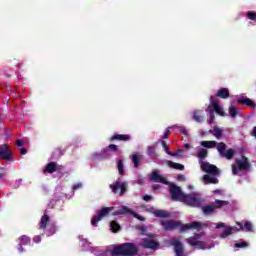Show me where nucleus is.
<instances>
[{
  "label": "nucleus",
  "mask_w": 256,
  "mask_h": 256,
  "mask_svg": "<svg viewBox=\"0 0 256 256\" xmlns=\"http://www.w3.org/2000/svg\"><path fill=\"white\" fill-rule=\"evenodd\" d=\"M138 219H140V221H145V218H143L142 216H138Z\"/></svg>",
  "instance_id": "nucleus-61"
},
{
  "label": "nucleus",
  "mask_w": 256,
  "mask_h": 256,
  "mask_svg": "<svg viewBox=\"0 0 256 256\" xmlns=\"http://www.w3.org/2000/svg\"><path fill=\"white\" fill-rule=\"evenodd\" d=\"M133 215V210L129 209L127 206H122L121 209L113 212V215H127V214Z\"/></svg>",
  "instance_id": "nucleus-22"
},
{
  "label": "nucleus",
  "mask_w": 256,
  "mask_h": 256,
  "mask_svg": "<svg viewBox=\"0 0 256 256\" xmlns=\"http://www.w3.org/2000/svg\"><path fill=\"white\" fill-rule=\"evenodd\" d=\"M110 189L112 193H119L120 197H123V195H125V193L127 192V182H121V180L118 179L113 184H110Z\"/></svg>",
  "instance_id": "nucleus-8"
},
{
  "label": "nucleus",
  "mask_w": 256,
  "mask_h": 256,
  "mask_svg": "<svg viewBox=\"0 0 256 256\" xmlns=\"http://www.w3.org/2000/svg\"><path fill=\"white\" fill-rule=\"evenodd\" d=\"M203 179H204L205 183H212L213 185H217V183H219V179H217L216 177H213V176L204 175Z\"/></svg>",
  "instance_id": "nucleus-28"
},
{
  "label": "nucleus",
  "mask_w": 256,
  "mask_h": 256,
  "mask_svg": "<svg viewBox=\"0 0 256 256\" xmlns=\"http://www.w3.org/2000/svg\"><path fill=\"white\" fill-rule=\"evenodd\" d=\"M148 153H150V155H153V153H155V148L152 146L148 147Z\"/></svg>",
  "instance_id": "nucleus-49"
},
{
  "label": "nucleus",
  "mask_w": 256,
  "mask_h": 256,
  "mask_svg": "<svg viewBox=\"0 0 256 256\" xmlns=\"http://www.w3.org/2000/svg\"><path fill=\"white\" fill-rule=\"evenodd\" d=\"M202 171L208 173V175H219V168L217 166L210 164L209 162H202L200 164Z\"/></svg>",
  "instance_id": "nucleus-12"
},
{
  "label": "nucleus",
  "mask_w": 256,
  "mask_h": 256,
  "mask_svg": "<svg viewBox=\"0 0 256 256\" xmlns=\"http://www.w3.org/2000/svg\"><path fill=\"white\" fill-rule=\"evenodd\" d=\"M5 175H7V172H1L0 173V181H1V179H3V177H5Z\"/></svg>",
  "instance_id": "nucleus-57"
},
{
  "label": "nucleus",
  "mask_w": 256,
  "mask_h": 256,
  "mask_svg": "<svg viewBox=\"0 0 256 256\" xmlns=\"http://www.w3.org/2000/svg\"><path fill=\"white\" fill-rule=\"evenodd\" d=\"M0 159L4 161H9L11 159V149L7 144H3L0 146Z\"/></svg>",
  "instance_id": "nucleus-16"
},
{
  "label": "nucleus",
  "mask_w": 256,
  "mask_h": 256,
  "mask_svg": "<svg viewBox=\"0 0 256 256\" xmlns=\"http://www.w3.org/2000/svg\"><path fill=\"white\" fill-rule=\"evenodd\" d=\"M236 225H238V227H240L241 231H243V229H245V231H248V232L253 231V224L249 221H246L244 223V225L241 222H236Z\"/></svg>",
  "instance_id": "nucleus-20"
},
{
  "label": "nucleus",
  "mask_w": 256,
  "mask_h": 256,
  "mask_svg": "<svg viewBox=\"0 0 256 256\" xmlns=\"http://www.w3.org/2000/svg\"><path fill=\"white\" fill-rule=\"evenodd\" d=\"M216 97H219L220 99H227V97H229V89L228 88H221L216 93Z\"/></svg>",
  "instance_id": "nucleus-24"
},
{
  "label": "nucleus",
  "mask_w": 256,
  "mask_h": 256,
  "mask_svg": "<svg viewBox=\"0 0 256 256\" xmlns=\"http://www.w3.org/2000/svg\"><path fill=\"white\" fill-rule=\"evenodd\" d=\"M155 217H160V218H169L171 217V213L166 210H155L154 211Z\"/></svg>",
  "instance_id": "nucleus-25"
},
{
  "label": "nucleus",
  "mask_w": 256,
  "mask_h": 256,
  "mask_svg": "<svg viewBox=\"0 0 256 256\" xmlns=\"http://www.w3.org/2000/svg\"><path fill=\"white\" fill-rule=\"evenodd\" d=\"M18 251L19 253H23V244H18Z\"/></svg>",
  "instance_id": "nucleus-54"
},
{
  "label": "nucleus",
  "mask_w": 256,
  "mask_h": 256,
  "mask_svg": "<svg viewBox=\"0 0 256 256\" xmlns=\"http://www.w3.org/2000/svg\"><path fill=\"white\" fill-rule=\"evenodd\" d=\"M210 115H209V120H208V123L209 125H211V123H213V121H215V114L213 112H209Z\"/></svg>",
  "instance_id": "nucleus-43"
},
{
  "label": "nucleus",
  "mask_w": 256,
  "mask_h": 256,
  "mask_svg": "<svg viewBox=\"0 0 256 256\" xmlns=\"http://www.w3.org/2000/svg\"><path fill=\"white\" fill-rule=\"evenodd\" d=\"M16 145L17 147H23L25 145V142H23V140H17Z\"/></svg>",
  "instance_id": "nucleus-47"
},
{
  "label": "nucleus",
  "mask_w": 256,
  "mask_h": 256,
  "mask_svg": "<svg viewBox=\"0 0 256 256\" xmlns=\"http://www.w3.org/2000/svg\"><path fill=\"white\" fill-rule=\"evenodd\" d=\"M110 228L112 233H118V231H121V225H119L115 220L110 222Z\"/></svg>",
  "instance_id": "nucleus-30"
},
{
  "label": "nucleus",
  "mask_w": 256,
  "mask_h": 256,
  "mask_svg": "<svg viewBox=\"0 0 256 256\" xmlns=\"http://www.w3.org/2000/svg\"><path fill=\"white\" fill-rule=\"evenodd\" d=\"M234 155H235V150L230 148L222 154V157H224L225 159H228V161H230V159H233Z\"/></svg>",
  "instance_id": "nucleus-34"
},
{
  "label": "nucleus",
  "mask_w": 256,
  "mask_h": 256,
  "mask_svg": "<svg viewBox=\"0 0 256 256\" xmlns=\"http://www.w3.org/2000/svg\"><path fill=\"white\" fill-rule=\"evenodd\" d=\"M150 181H153V183H162L163 185H167V178L161 176L157 170L152 172Z\"/></svg>",
  "instance_id": "nucleus-17"
},
{
  "label": "nucleus",
  "mask_w": 256,
  "mask_h": 256,
  "mask_svg": "<svg viewBox=\"0 0 256 256\" xmlns=\"http://www.w3.org/2000/svg\"><path fill=\"white\" fill-rule=\"evenodd\" d=\"M143 200L144 201H151V200H153V196H151V195H144L143 196Z\"/></svg>",
  "instance_id": "nucleus-46"
},
{
  "label": "nucleus",
  "mask_w": 256,
  "mask_h": 256,
  "mask_svg": "<svg viewBox=\"0 0 256 256\" xmlns=\"http://www.w3.org/2000/svg\"><path fill=\"white\" fill-rule=\"evenodd\" d=\"M180 153H183V150L178 149L175 152H167V155H170V157H177Z\"/></svg>",
  "instance_id": "nucleus-40"
},
{
  "label": "nucleus",
  "mask_w": 256,
  "mask_h": 256,
  "mask_svg": "<svg viewBox=\"0 0 256 256\" xmlns=\"http://www.w3.org/2000/svg\"><path fill=\"white\" fill-rule=\"evenodd\" d=\"M3 120V117H1V115H0V124H1V121Z\"/></svg>",
  "instance_id": "nucleus-62"
},
{
  "label": "nucleus",
  "mask_w": 256,
  "mask_h": 256,
  "mask_svg": "<svg viewBox=\"0 0 256 256\" xmlns=\"http://www.w3.org/2000/svg\"><path fill=\"white\" fill-rule=\"evenodd\" d=\"M169 245L174 248V253L176 256H187V254H185V248L183 247L181 240L172 238L169 240Z\"/></svg>",
  "instance_id": "nucleus-11"
},
{
  "label": "nucleus",
  "mask_w": 256,
  "mask_h": 256,
  "mask_svg": "<svg viewBox=\"0 0 256 256\" xmlns=\"http://www.w3.org/2000/svg\"><path fill=\"white\" fill-rule=\"evenodd\" d=\"M49 221H51V216L44 214L40 220V229H47V235L51 237V235H55L57 232V226H55V223L49 224Z\"/></svg>",
  "instance_id": "nucleus-5"
},
{
  "label": "nucleus",
  "mask_w": 256,
  "mask_h": 256,
  "mask_svg": "<svg viewBox=\"0 0 256 256\" xmlns=\"http://www.w3.org/2000/svg\"><path fill=\"white\" fill-rule=\"evenodd\" d=\"M184 148L185 149H190L191 148V144H188V143L184 144Z\"/></svg>",
  "instance_id": "nucleus-58"
},
{
  "label": "nucleus",
  "mask_w": 256,
  "mask_h": 256,
  "mask_svg": "<svg viewBox=\"0 0 256 256\" xmlns=\"http://www.w3.org/2000/svg\"><path fill=\"white\" fill-rule=\"evenodd\" d=\"M193 119L197 123H203V110H195L193 112Z\"/></svg>",
  "instance_id": "nucleus-23"
},
{
  "label": "nucleus",
  "mask_w": 256,
  "mask_h": 256,
  "mask_svg": "<svg viewBox=\"0 0 256 256\" xmlns=\"http://www.w3.org/2000/svg\"><path fill=\"white\" fill-rule=\"evenodd\" d=\"M213 136L216 137V139H221V137H223V130L219 127H214Z\"/></svg>",
  "instance_id": "nucleus-36"
},
{
  "label": "nucleus",
  "mask_w": 256,
  "mask_h": 256,
  "mask_svg": "<svg viewBox=\"0 0 256 256\" xmlns=\"http://www.w3.org/2000/svg\"><path fill=\"white\" fill-rule=\"evenodd\" d=\"M229 115H230V117H232V119H235V117H237V115H239V111L237 110V106L231 105L229 107Z\"/></svg>",
  "instance_id": "nucleus-33"
},
{
  "label": "nucleus",
  "mask_w": 256,
  "mask_h": 256,
  "mask_svg": "<svg viewBox=\"0 0 256 256\" xmlns=\"http://www.w3.org/2000/svg\"><path fill=\"white\" fill-rule=\"evenodd\" d=\"M161 145L163 149L166 151V153L169 152L170 147L169 145H167V142H165V140H161Z\"/></svg>",
  "instance_id": "nucleus-42"
},
{
  "label": "nucleus",
  "mask_w": 256,
  "mask_h": 256,
  "mask_svg": "<svg viewBox=\"0 0 256 256\" xmlns=\"http://www.w3.org/2000/svg\"><path fill=\"white\" fill-rule=\"evenodd\" d=\"M171 135V130L166 129V131L164 132L162 139H169V136Z\"/></svg>",
  "instance_id": "nucleus-44"
},
{
  "label": "nucleus",
  "mask_w": 256,
  "mask_h": 256,
  "mask_svg": "<svg viewBox=\"0 0 256 256\" xmlns=\"http://www.w3.org/2000/svg\"><path fill=\"white\" fill-rule=\"evenodd\" d=\"M246 17H248L250 21H256V12H248Z\"/></svg>",
  "instance_id": "nucleus-39"
},
{
  "label": "nucleus",
  "mask_w": 256,
  "mask_h": 256,
  "mask_svg": "<svg viewBox=\"0 0 256 256\" xmlns=\"http://www.w3.org/2000/svg\"><path fill=\"white\" fill-rule=\"evenodd\" d=\"M252 137H255L256 139V126L252 130Z\"/></svg>",
  "instance_id": "nucleus-55"
},
{
  "label": "nucleus",
  "mask_w": 256,
  "mask_h": 256,
  "mask_svg": "<svg viewBox=\"0 0 256 256\" xmlns=\"http://www.w3.org/2000/svg\"><path fill=\"white\" fill-rule=\"evenodd\" d=\"M19 243H20V245H29V243H31V238H29L27 236H21L19 238Z\"/></svg>",
  "instance_id": "nucleus-37"
},
{
  "label": "nucleus",
  "mask_w": 256,
  "mask_h": 256,
  "mask_svg": "<svg viewBox=\"0 0 256 256\" xmlns=\"http://www.w3.org/2000/svg\"><path fill=\"white\" fill-rule=\"evenodd\" d=\"M208 133H210L211 135H213V133H215V128H214V129H210V130L208 131Z\"/></svg>",
  "instance_id": "nucleus-60"
},
{
  "label": "nucleus",
  "mask_w": 256,
  "mask_h": 256,
  "mask_svg": "<svg viewBox=\"0 0 256 256\" xmlns=\"http://www.w3.org/2000/svg\"><path fill=\"white\" fill-rule=\"evenodd\" d=\"M182 203H185L188 207H201L203 198H201V195L198 193L184 194Z\"/></svg>",
  "instance_id": "nucleus-4"
},
{
  "label": "nucleus",
  "mask_w": 256,
  "mask_h": 256,
  "mask_svg": "<svg viewBox=\"0 0 256 256\" xmlns=\"http://www.w3.org/2000/svg\"><path fill=\"white\" fill-rule=\"evenodd\" d=\"M139 247L133 242L109 246L101 256H137Z\"/></svg>",
  "instance_id": "nucleus-1"
},
{
  "label": "nucleus",
  "mask_w": 256,
  "mask_h": 256,
  "mask_svg": "<svg viewBox=\"0 0 256 256\" xmlns=\"http://www.w3.org/2000/svg\"><path fill=\"white\" fill-rule=\"evenodd\" d=\"M160 187H161V185H159V184L153 185V189H154L155 191H157V189H160Z\"/></svg>",
  "instance_id": "nucleus-56"
},
{
  "label": "nucleus",
  "mask_w": 256,
  "mask_h": 256,
  "mask_svg": "<svg viewBox=\"0 0 256 256\" xmlns=\"http://www.w3.org/2000/svg\"><path fill=\"white\" fill-rule=\"evenodd\" d=\"M167 165L170 166L171 169H176V171H185V166L183 164L168 160Z\"/></svg>",
  "instance_id": "nucleus-21"
},
{
  "label": "nucleus",
  "mask_w": 256,
  "mask_h": 256,
  "mask_svg": "<svg viewBox=\"0 0 256 256\" xmlns=\"http://www.w3.org/2000/svg\"><path fill=\"white\" fill-rule=\"evenodd\" d=\"M140 231H143V232L147 231V227L141 226V227H140Z\"/></svg>",
  "instance_id": "nucleus-59"
},
{
  "label": "nucleus",
  "mask_w": 256,
  "mask_h": 256,
  "mask_svg": "<svg viewBox=\"0 0 256 256\" xmlns=\"http://www.w3.org/2000/svg\"><path fill=\"white\" fill-rule=\"evenodd\" d=\"M226 205H229V201L215 200L214 205L203 206L202 211L204 215H213L215 213V209H221V207H226Z\"/></svg>",
  "instance_id": "nucleus-6"
},
{
  "label": "nucleus",
  "mask_w": 256,
  "mask_h": 256,
  "mask_svg": "<svg viewBox=\"0 0 256 256\" xmlns=\"http://www.w3.org/2000/svg\"><path fill=\"white\" fill-rule=\"evenodd\" d=\"M251 169V163L249 158L242 156L241 159L236 158L235 163L232 164V173L233 175H238L239 171H249Z\"/></svg>",
  "instance_id": "nucleus-3"
},
{
  "label": "nucleus",
  "mask_w": 256,
  "mask_h": 256,
  "mask_svg": "<svg viewBox=\"0 0 256 256\" xmlns=\"http://www.w3.org/2000/svg\"><path fill=\"white\" fill-rule=\"evenodd\" d=\"M237 103L240 105H247V107H251V109H255L256 104L250 98H239L237 99Z\"/></svg>",
  "instance_id": "nucleus-19"
},
{
  "label": "nucleus",
  "mask_w": 256,
  "mask_h": 256,
  "mask_svg": "<svg viewBox=\"0 0 256 256\" xmlns=\"http://www.w3.org/2000/svg\"><path fill=\"white\" fill-rule=\"evenodd\" d=\"M140 245L144 249H152L153 251H156V249H159L158 242L155 241L153 238H143Z\"/></svg>",
  "instance_id": "nucleus-13"
},
{
  "label": "nucleus",
  "mask_w": 256,
  "mask_h": 256,
  "mask_svg": "<svg viewBox=\"0 0 256 256\" xmlns=\"http://www.w3.org/2000/svg\"><path fill=\"white\" fill-rule=\"evenodd\" d=\"M81 187H83V184L77 183L73 186V191H77V189H81Z\"/></svg>",
  "instance_id": "nucleus-45"
},
{
  "label": "nucleus",
  "mask_w": 256,
  "mask_h": 256,
  "mask_svg": "<svg viewBox=\"0 0 256 256\" xmlns=\"http://www.w3.org/2000/svg\"><path fill=\"white\" fill-rule=\"evenodd\" d=\"M117 169L119 175H125V165L123 164V159L118 160Z\"/></svg>",
  "instance_id": "nucleus-35"
},
{
  "label": "nucleus",
  "mask_w": 256,
  "mask_h": 256,
  "mask_svg": "<svg viewBox=\"0 0 256 256\" xmlns=\"http://www.w3.org/2000/svg\"><path fill=\"white\" fill-rule=\"evenodd\" d=\"M180 133H182V135H189V132L185 128H182Z\"/></svg>",
  "instance_id": "nucleus-51"
},
{
  "label": "nucleus",
  "mask_w": 256,
  "mask_h": 256,
  "mask_svg": "<svg viewBox=\"0 0 256 256\" xmlns=\"http://www.w3.org/2000/svg\"><path fill=\"white\" fill-rule=\"evenodd\" d=\"M114 207H104L100 209L92 219H91V225L92 227H97L99 221L103 219V217H107L111 211H113Z\"/></svg>",
  "instance_id": "nucleus-7"
},
{
  "label": "nucleus",
  "mask_w": 256,
  "mask_h": 256,
  "mask_svg": "<svg viewBox=\"0 0 256 256\" xmlns=\"http://www.w3.org/2000/svg\"><path fill=\"white\" fill-rule=\"evenodd\" d=\"M169 192L171 194L172 201H180L182 203L185 193L181 191V187L177 186L176 184H171Z\"/></svg>",
  "instance_id": "nucleus-9"
},
{
  "label": "nucleus",
  "mask_w": 256,
  "mask_h": 256,
  "mask_svg": "<svg viewBox=\"0 0 256 256\" xmlns=\"http://www.w3.org/2000/svg\"><path fill=\"white\" fill-rule=\"evenodd\" d=\"M207 155H209V152L207 151V149H202L198 152V159H199V164L201 165L202 163H205V161H203Z\"/></svg>",
  "instance_id": "nucleus-27"
},
{
  "label": "nucleus",
  "mask_w": 256,
  "mask_h": 256,
  "mask_svg": "<svg viewBox=\"0 0 256 256\" xmlns=\"http://www.w3.org/2000/svg\"><path fill=\"white\" fill-rule=\"evenodd\" d=\"M208 111L209 113H217L220 117H225V110L214 99H212L211 105L208 106Z\"/></svg>",
  "instance_id": "nucleus-14"
},
{
  "label": "nucleus",
  "mask_w": 256,
  "mask_h": 256,
  "mask_svg": "<svg viewBox=\"0 0 256 256\" xmlns=\"http://www.w3.org/2000/svg\"><path fill=\"white\" fill-rule=\"evenodd\" d=\"M61 165H59L57 162L52 161L49 162L48 164H46L43 173L44 175H47V173H49L50 175H53V173L57 172V171H61Z\"/></svg>",
  "instance_id": "nucleus-15"
},
{
  "label": "nucleus",
  "mask_w": 256,
  "mask_h": 256,
  "mask_svg": "<svg viewBox=\"0 0 256 256\" xmlns=\"http://www.w3.org/2000/svg\"><path fill=\"white\" fill-rule=\"evenodd\" d=\"M234 247L238 249H245V247H249V243L244 241V242H237L234 244Z\"/></svg>",
  "instance_id": "nucleus-38"
},
{
  "label": "nucleus",
  "mask_w": 256,
  "mask_h": 256,
  "mask_svg": "<svg viewBox=\"0 0 256 256\" xmlns=\"http://www.w3.org/2000/svg\"><path fill=\"white\" fill-rule=\"evenodd\" d=\"M20 154H21V155H27V149L21 148V149H20Z\"/></svg>",
  "instance_id": "nucleus-53"
},
{
  "label": "nucleus",
  "mask_w": 256,
  "mask_h": 256,
  "mask_svg": "<svg viewBox=\"0 0 256 256\" xmlns=\"http://www.w3.org/2000/svg\"><path fill=\"white\" fill-rule=\"evenodd\" d=\"M108 149H109V151H113V153H115L119 149V146H117L115 144H110V145H108Z\"/></svg>",
  "instance_id": "nucleus-41"
},
{
  "label": "nucleus",
  "mask_w": 256,
  "mask_h": 256,
  "mask_svg": "<svg viewBox=\"0 0 256 256\" xmlns=\"http://www.w3.org/2000/svg\"><path fill=\"white\" fill-rule=\"evenodd\" d=\"M34 243H41V236H35L33 238Z\"/></svg>",
  "instance_id": "nucleus-48"
},
{
  "label": "nucleus",
  "mask_w": 256,
  "mask_h": 256,
  "mask_svg": "<svg viewBox=\"0 0 256 256\" xmlns=\"http://www.w3.org/2000/svg\"><path fill=\"white\" fill-rule=\"evenodd\" d=\"M161 225L165 231H175V229H179L181 233L185 231H189L191 229H201L203 225L201 222H192L188 224H183L180 221L175 220H161Z\"/></svg>",
  "instance_id": "nucleus-2"
},
{
  "label": "nucleus",
  "mask_w": 256,
  "mask_h": 256,
  "mask_svg": "<svg viewBox=\"0 0 256 256\" xmlns=\"http://www.w3.org/2000/svg\"><path fill=\"white\" fill-rule=\"evenodd\" d=\"M216 149L222 157V155L225 153V149H227V144H225L224 142L217 143Z\"/></svg>",
  "instance_id": "nucleus-32"
},
{
  "label": "nucleus",
  "mask_w": 256,
  "mask_h": 256,
  "mask_svg": "<svg viewBox=\"0 0 256 256\" xmlns=\"http://www.w3.org/2000/svg\"><path fill=\"white\" fill-rule=\"evenodd\" d=\"M110 141H131V135L129 134H114L110 137Z\"/></svg>",
  "instance_id": "nucleus-18"
},
{
  "label": "nucleus",
  "mask_w": 256,
  "mask_h": 256,
  "mask_svg": "<svg viewBox=\"0 0 256 256\" xmlns=\"http://www.w3.org/2000/svg\"><path fill=\"white\" fill-rule=\"evenodd\" d=\"M201 237H202L201 234H195L194 236L187 238L186 242L188 243V245L196 249H205L206 247L205 242L199 240L201 239Z\"/></svg>",
  "instance_id": "nucleus-10"
},
{
  "label": "nucleus",
  "mask_w": 256,
  "mask_h": 256,
  "mask_svg": "<svg viewBox=\"0 0 256 256\" xmlns=\"http://www.w3.org/2000/svg\"><path fill=\"white\" fill-rule=\"evenodd\" d=\"M223 227H225V223H223V222H220V223H218V224L216 225V229H221V228H223Z\"/></svg>",
  "instance_id": "nucleus-50"
},
{
  "label": "nucleus",
  "mask_w": 256,
  "mask_h": 256,
  "mask_svg": "<svg viewBox=\"0 0 256 256\" xmlns=\"http://www.w3.org/2000/svg\"><path fill=\"white\" fill-rule=\"evenodd\" d=\"M202 147H205L206 149H213L214 147H217L216 141H202L201 142Z\"/></svg>",
  "instance_id": "nucleus-29"
},
{
  "label": "nucleus",
  "mask_w": 256,
  "mask_h": 256,
  "mask_svg": "<svg viewBox=\"0 0 256 256\" xmlns=\"http://www.w3.org/2000/svg\"><path fill=\"white\" fill-rule=\"evenodd\" d=\"M178 181H185V176L180 174L177 176Z\"/></svg>",
  "instance_id": "nucleus-52"
},
{
  "label": "nucleus",
  "mask_w": 256,
  "mask_h": 256,
  "mask_svg": "<svg viewBox=\"0 0 256 256\" xmlns=\"http://www.w3.org/2000/svg\"><path fill=\"white\" fill-rule=\"evenodd\" d=\"M234 229H235L234 227H226L224 229V232L220 235L221 239H227V237H229V235L233 234Z\"/></svg>",
  "instance_id": "nucleus-31"
},
{
  "label": "nucleus",
  "mask_w": 256,
  "mask_h": 256,
  "mask_svg": "<svg viewBox=\"0 0 256 256\" xmlns=\"http://www.w3.org/2000/svg\"><path fill=\"white\" fill-rule=\"evenodd\" d=\"M142 159H143L142 155H139V154L132 155V163H133L135 169H139V163H141Z\"/></svg>",
  "instance_id": "nucleus-26"
}]
</instances>
